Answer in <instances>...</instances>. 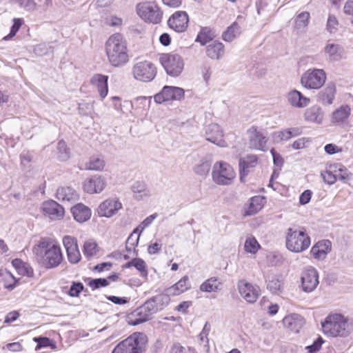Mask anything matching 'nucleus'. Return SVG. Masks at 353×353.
Masks as SVG:
<instances>
[{
    "instance_id": "28",
    "label": "nucleus",
    "mask_w": 353,
    "mask_h": 353,
    "mask_svg": "<svg viewBox=\"0 0 353 353\" xmlns=\"http://www.w3.org/2000/svg\"><path fill=\"white\" fill-rule=\"evenodd\" d=\"M108 77L101 74H94L90 79V83L97 88L100 97L105 98L108 92Z\"/></svg>"
},
{
    "instance_id": "49",
    "label": "nucleus",
    "mask_w": 353,
    "mask_h": 353,
    "mask_svg": "<svg viewBox=\"0 0 353 353\" xmlns=\"http://www.w3.org/2000/svg\"><path fill=\"white\" fill-rule=\"evenodd\" d=\"M335 166L337 167V168H336V175L337 176V179L342 181H345L350 179V173L345 166L341 164H335Z\"/></svg>"
},
{
    "instance_id": "22",
    "label": "nucleus",
    "mask_w": 353,
    "mask_h": 353,
    "mask_svg": "<svg viewBox=\"0 0 353 353\" xmlns=\"http://www.w3.org/2000/svg\"><path fill=\"white\" fill-rule=\"evenodd\" d=\"M56 198L63 203L74 202L79 199V194L70 186H61L57 190Z\"/></svg>"
},
{
    "instance_id": "15",
    "label": "nucleus",
    "mask_w": 353,
    "mask_h": 353,
    "mask_svg": "<svg viewBox=\"0 0 353 353\" xmlns=\"http://www.w3.org/2000/svg\"><path fill=\"white\" fill-rule=\"evenodd\" d=\"M106 186L105 179L101 175L94 174L86 179L83 184L84 191L89 194L101 192Z\"/></svg>"
},
{
    "instance_id": "2",
    "label": "nucleus",
    "mask_w": 353,
    "mask_h": 353,
    "mask_svg": "<svg viewBox=\"0 0 353 353\" xmlns=\"http://www.w3.org/2000/svg\"><path fill=\"white\" fill-rule=\"evenodd\" d=\"M105 52L109 63L113 67H121L129 61L127 42L119 33L108 38L105 43Z\"/></svg>"
},
{
    "instance_id": "20",
    "label": "nucleus",
    "mask_w": 353,
    "mask_h": 353,
    "mask_svg": "<svg viewBox=\"0 0 353 353\" xmlns=\"http://www.w3.org/2000/svg\"><path fill=\"white\" fill-rule=\"evenodd\" d=\"M42 208L44 213L51 219H61L64 216V208L54 201H45L43 203Z\"/></svg>"
},
{
    "instance_id": "53",
    "label": "nucleus",
    "mask_w": 353,
    "mask_h": 353,
    "mask_svg": "<svg viewBox=\"0 0 353 353\" xmlns=\"http://www.w3.org/2000/svg\"><path fill=\"white\" fill-rule=\"evenodd\" d=\"M108 285L109 282L108 279L103 278L94 279L88 282V285L93 290H96L101 287H106Z\"/></svg>"
},
{
    "instance_id": "64",
    "label": "nucleus",
    "mask_w": 353,
    "mask_h": 353,
    "mask_svg": "<svg viewBox=\"0 0 353 353\" xmlns=\"http://www.w3.org/2000/svg\"><path fill=\"white\" fill-rule=\"evenodd\" d=\"M338 25V21L334 16H329L327 23V30L330 33L336 31Z\"/></svg>"
},
{
    "instance_id": "31",
    "label": "nucleus",
    "mask_w": 353,
    "mask_h": 353,
    "mask_svg": "<svg viewBox=\"0 0 353 353\" xmlns=\"http://www.w3.org/2000/svg\"><path fill=\"white\" fill-rule=\"evenodd\" d=\"M257 157L256 155H248L239 160L240 179L243 181V178L248 174L249 169L256 166L257 163Z\"/></svg>"
},
{
    "instance_id": "4",
    "label": "nucleus",
    "mask_w": 353,
    "mask_h": 353,
    "mask_svg": "<svg viewBox=\"0 0 353 353\" xmlns=\"http://www.w3.org/2000/svg\"><path fill=\"white\" fill-rule=\"evenodd\" d=\"M311 243L310 237L304 228L296 230L288 228L285 236V245L288 250L301 252L307 250Z\"/></svg>"
},
{
    "instance_id": "35",
    "label": "nucleus",
    "mask_w": 353,
    "mask_h": 353,
    "mask_svg": "<svg viewBox=\"0 0 353 353\" xmlns=\"http://www.w3.org/2000/svg\"><path fill=\"white\" fill-rule=\"evenodd\" d=\"M350 112L351 109L349 105H341L332 113V122L335 124L343 123L349 117Z\"/></svg>"
},
{
    "instance_id": "5",
    "label": "nucleus",
    "mask_w": 353,
    "mask_h": 353,
    "mask_svg": "<svg viewBox=\"0 0 353 353\" xmlns=\"http://www.w3.org/2000/svg\"><path fill=\"white\" fill-rule=\"evenodd\" d=\"M147 339L142 333H134L117 344L112 353H143Z\"/></svg>"
},
{
    "instance_id": "57",
    "label": "nucleus",
    "mask_w": 353,
    "mask_h": 353,
    "mask_svg": "<svg viewBox=\"0 0 353 353\" xmlns=\"http://www.w3.org/2000/svg\"><path fill=\"white\" fill-rule=\"evenodd\" d=\"M16 280L15 278L10 273H7L4 276V283L5 288L12 290L15 288Z\"/></svg>"
},
{
    "instance_id": "50",
    "label": "nucleus",
    "mask_w": 353,
    "mask_h": 353,
    "mask_svg": "<svg viewBox=\"0 0 353 353\" xmlns=\"http://www.w3.org/2000/svg\"><path fill=\"white\" fill-rule=\"evenodd\" d=\"M139 234L137 236H135L137 233H134V231L130 235V236L128 238L126 241V250L128 252H130L132 249H134L136 246H137L139 243V237L141 233L140 232H138Z\"/></svg>"
},
{
    "instance_id": "36",
    "label": "nucleus",
    "mask_w": 353,
    "mask_h": 353,
    "mask_svg": "<svg viewBox=\"0 0 353 353\" xmlns=\"http://www.w3.org/2000/svg\"><path fill=\"white\" fill-rule=\"evenodd\" d=\"M265 198L261 196H256L251 198L248 208L245 211V215L251 216L256 214L264 205Z\"/></svg>"
},
{
    "instance_id": "40",
    "label": "nucleus",
    "mask_w": 353,
    "mask_h": 353,
    "mask_svg": "<svg viewBox=\"0 0 353 353\" xmlns=\"http://www.w3.org/2000/svg\"><path fill=\"white\" fill-rule=\"evenodd\" d=\"M241 34V28L236 22H234L222 34V39L227 42L232 41Z\"/></svg>"
},
{
    "instance_id": "33",
    "label": "nucleus",
    "mask_w": 353,
    "mask_h": 353,
    "mask_svg": "<svg viewBox=\"0 0 353 353\" xmlns=\"http://www.w3.org/2000/svg\"><path fill=\"white\" fill-rule=\"evenodd\" d=\"M324 52L330 61H338L342 57L344 49L339 44L327 43Z\"/></svg>"
},
{
    "instance_id": "6",
    "label": "nucleus",
    "mask_w": 353,
    "mask_h": 353,
    "mask_svg": "<svg viewBox=\"0 0 353 353\" xmlns=\"http://www.w3.org/2000/svg\"><path fill=\"white\" fill-rule=\"evenodd\" d=\"M138 15L145 21L157 24L161 22L163 11L155 2L145 1L137 6Z\"/></svg>"
},
{
    "instance_id": "43",
    "label": "nucleus",
    "mask_w": 353,
    "mask_h": 353,
    "mask_svg": "<svg viewBox=\"0 0 353 353\" xmlns=\"http://www.w3.org/2000/svg\"><path fill=\"white\" fill-rule=\"evenodd\" d=\"M214 37V32L210 28H202L199 32L196 41L199 42L202 46L205 45Z\"/></svg>"
},
{
    "instance_id": "3",
    "label": "nucleus",
    "mask_w": 353,
    "mask_h": 353,
    "mask_svg": "<svg viewBox=\"0 0 353 353\" xmlns=\"http://www.w3.org/2000/svg\"><path fill=\"white\" fill-rule=\"evenodd\" d=\"M325 334L332 337H347L353 330L352 323L341 314H329L321 323Z\"/></svg>"
},
{
    "instance_id": "38",
    "label": "nucleus",
    "mask_w": 353,
    "mask_h": 353,
    "mask_svg": "<svg viewBox=\"0 0 353 353\" xmlns=\"http://www.w3.org/2000/svg\"><path fill=\"white\" fill-rule=\"evenodd\" d=\"M99 252V248L93 239H88L84 242L83 246V255L88 260H90L98 254Z\"/></svg>"
},
{
    "instance_id": "58",
    "label": "nucleus",
    "mask_w": 353,
    "mask_h": 353,
    "mask_svg": "<svg viewBox=\"0 0 353 353\" xmlns=\"http://www.w3.org/2000/svg\"><path fill=\"white\" fill-rule=\"evenodd\" d=\"M83 285L80 282H74L70 286L69 295L72 297L78 296L80 292L83 290Z\"/></svg>"
},
{
    "instance_id": "63",
    "label": "nucleus",
    "mask_w": 353,
    "mask_h": 353,
    "mask_svg": "<svg viewBox=\"0 0 353 353\" xmlns=\"http://www.w3.org/2000/svg\"><path fill=\"white\" fill-rule=\"evenodd\" d=\"M310 141L308 138L302 137L294 141L292 144V147L294 150H299L304 148L305 144Z\"/></svg>"
},
{
    "instance_id": "14",
    "label": "nucleus",
    "mask_w": 353,
    "mask_h": 353,
    "mask_svg": "<svg viewBox=\"0 0 353 353\" xmlns=\"http://www.w3.org/2000/svg\"><path fill=\"white\" fill-rule=\"evenodd\" d=\"M205 137L207 141L219 147H225L227 145L223 139V132L220 125L216 123H210L206 126Z\"/></svg>"
},
{
    "instance_id": "10",
    "label": "nucleus",
    "mask_w": 353,
    "mask_h": 353,
    "mask_svg": "<svg viewBox=\"0 0 353 353\" xmlns=\"http://www.w3.org/2000/svg\"><path fill=\"white\" fill-rule=\"evenodd\" d=\"M160 62L168 74L172 77L179 76L183 69V61L177 54L167 53L160 57Z\"/></svg>"
},
{
    "instance_id": "39",
    "label": "nucleus",
    "mask_w": 353,
    "mask_h": 353,
    "mask_svg": "<svg viewBox=\"0 0 353 353\" xmlns=\"http://www.w3.org/2000/svg\"><path fill=\"white\" fill-rule=\"evenodd\" d=\"M12 264L19 274L29 277L33 276L34 270L32 267L29 264L23 262L21 259H15L12 261Z\"/></svg>"
},
{
    "instance_id": "12",
    "label": "nucleus",
    "mask_w": 353,
    "mask_h": 353,
    "mask_svg": "<svg viewBox=\"0 0 353 353\" xmlns=\"http://www.w3.org/2000/svg\"><path fill=\"white\" fill-rule=\"evenodd\" d=\"M184 97L183 89L174 86H164L162 90L154 96L156 103H161L163 102L181 100Z\"/></svg>"
},
{
    "instance_id": "13",
    "label": "nucleus",
    "mask_w": 353,
    "mask_h": 353,
    "mask_svg": "<svg viewBox=\"0 0 353 353\" xmlns=\"http://www.w3.org/2000/svg\"><path fill=\"white\" fill-rule=\"evenodd\" d=\"M238 289L241 296L249 303H255L261 292L258 285H253L245 280L238 282Z\"/></svg>"
},
{
    "instance_id": "17",
    "label": "nucleus",
    "mask_w": 353,
    "mask_h": 353,
    "mask_svg": "<svg viewBox=\"0 0 353 353\" xmlns=\"http://www.w3.org/2000/svg\"><path fill=\"white\" fill-rule=\"evenodd\" d=\"M188 21V16L185 12L177 11L170 17L168 23L176 32H182L186 30Z\"/></svg>"
},
{
    "instance_id": "55",
    "label": "nucleus",
    "mask_w": 353,
    "mask_h": 353,
    "mask_svg": "<svg viewBox=\"0 0 353 353\" xmlns=\"http://www.w3.org/2000/svg\"><path fill=\"white\" fill-rule=\"evenodd\" d=\"M63 244L66 252L78 245L77 239L70 236H65L63 238Z\"/></svg>"
},
{
    "instance_id": "9",
    "label": "nucleus",
    "mask_w": 353,
    "mask_h": 353,
    "mask_svg": "<svg viewBox=\"0 0 353 353\" xmlns=\"http://www.w3.org/2000/svg\"><path fill=\"white\" fill-rule=\"evenodd\" d=\"M212 175L216 183L225 185L230 184L236 174L228 163L220 161L214 165Z\"/></svg>"
},
{
    "instance_id": "19",
    "label": "nucleus",
    "mask_w": 353,
    "mask_h": 353,
    "mask_svg": "<svg viewBox=\"0 0 353 353\" xmlns=\"http://www.w3.org/2000/svg\"><path fill=\"white\" fill-rule=\"evenodd\" d=\"M122 208V204L114 199H108L100 204L98 213L101 216L110 217Z\"/></svg>"
},
{
    "instance_id": "26",
    "label": "nucleus",
    "mask_w": 353,
    "mask_h": 353,
    "mask_svg": "<svg viewBox=\"0 0 353 353\" xmlns=\"http://www.w3.org/2000/svg\"><path fill=\"white\" fill-rule=\"evenodd\" d=\"M332 243L329 240H322L317 242L311 249V254L315 259H324L327 253L331 251Z\"/></svg>"
},
{
    "instance_id": "61",
    "label": "nucleus",
    "mask_w": 353,
    "mask_h": 353,
    "mask_svg": "<svg viewBox=\"0 0 353 353\" xmlns=\"http://www.w3.org/2000/svg\"><path fill=\"white\" fill-rule=\"evenodd\" d=\"M19 6L28 11H33L37 8L34 0H17Z\"/></svg>"
},
{
    "instance_id": "32",
    "label": "nucleus",
    "mask_w": 353,
    "mask_h": 353,
    "mask_svg": "<svg viewBox=\"0 0 353 353\" xmlns=\"http://www.w3.org/2000/svg\"><path fill=\"white\" fill-rule=\"evenodd\" d=\"M131 189L136 199L142 200L151 196L150 190L143 181H135Z\"/></svg>"
},
{
    "instance_id": "27",
    "label": "nucleus",
    "mask_w": 353,
    "mask_h": 353,
    "mask_svg": "<svg viewBox=\"0 0 353 353\" xmlns=\"http://www.w3.org/2000/svg\"><path fill=\"white\" fill-rule=\"evenodd\" d=\"M323 111L319 105H313L305 110L304 118L307 122L321 124L323 120Z\"/></svg>"
},
{
    "instance_id": "34",
    "label": "nucleus",
    "mask_w": 353,
    "mask_h": 353,
    "mask_svg": "<svg viewBox=\"0 0 353 353\" xmlns=\"http://www.w3.org/2000/svg\"><path fill=\"white\" fill-rule=\"evenodd\" d=\"M206 54L212 59H219L224 54V46L221 42L214 41L206 47Z\"/></svg>"
},
{
    "instance_id": "54",
    "label": "nucleus",
    "mask_w": 353,
    "mask_h": 353,
    "mask_svg": "<svg viewBox=\"0 0 353 353\" xmlns=\"http://www.w3.org/2000/svg\"><path fill=\"white\" fill-rule=\"evenodd\" d=\"M57 149L59 150V158L61 161H66L69 159V152L67 150L66 144L64 141H60L57 145Z\"/></svg>"
},
{
    "instance_id": "30",
    "label": "nucleus",
    "mask_w": 353,
    "mask_h": 353,
    "mask_svg": "<svg viewBox=\"0 0 353 353\" xmlns=\"http://www.w3.org/2000/svg\"><path fill=\"white\" fill-rule=\"evenodd\" d=\"M190 288L191 284L189 281V277L184 276L177 283L167 288L165 292L170 296H177L185 292Z\"/></svg>"
},
{
    "instance_id": "48",
    "label": "nucleus",
    "mask_w": 353,
    "mask_h": 353,
    "mask_svg": "<svg viewBox=\"0 0 353 353\" xmlns=\"http://www.w3.org/2000/svg\"><path fill=\"white\" fill-rule=\"evenodd\" d=\"M66 252L70 263L75 264L80 261L81 256L78 245L72 248V250H68Z\"/></svg>"
},
{
    "instance_id": "18",
    "label": "nucleus",
    "mask_w": 353,
    "mask_h": 353,
    "mask_svg": "<svg viewBox=\"0 0 353 353\" xmlns=\"http://www.w3.org/2000/svg\"><path fill=\"white\" fill-rule=\"evenodd\" d=\"M248 134L250 148L262 151L266 150L267 138L262 132L252 127L248 130Z\"/></svg>"
},
{
    "instance_id": "24",
    "label": "nucleus",
    "mask_w": 353,
    "mask_h": 353,
    "mask_svg": "<svg viewBox=\"0 0 353 353\" xmlns=\"http://www.w3.org/2000/svg\"><path fill=\"white\" fill-rule=\"evenodd\" d=\"M284 326L290 331L297 333L305 323V320L299 314H291L283 319Z\"/></svg>"
},
{
    "instance_id": "51",
    "label": "nucleus",
    "mask_w": 353,
    "mask_h": 353,
    "mask_svg": "<svg viewBox=\"0 0 353 353\" xmlns=\"http://www.w3.org/2000/svg\"><path fill=\"white\" fill-rule=\"evenodd\" d=\"M157 214L154 213L145 218L141 223V224L136 229L134 230V233H138L139 231L140 232V233H141L145 230V228L148 227L152 223V221L157 218Z\"/></svg>"
},
{
    "instance_id": "16",
    "label": "nucleus",
    "mask_w": 353,
    "mask_h": 353,
    "mask_svg": "<svg viewBox=\"0 0 353 353\" xmlns=\"http://www.w3.org/2000/svg\"><path fill=\"white\" fill-rule=\"evenodd\" d=\"M151 309L145 302L143 305L138 307L128 316V323L132 325H137L150 319L152 315Z\"/></svg>"
},
{
    "instance_id": "37",
    "label": "nucleus",
    "mask_w": 353,
    "mask_h": 353,
    "mask_svg": "<svg viewBox=\"0 0 353 353\" xmlns=\"http://www.w3.org/2000/svg\"><path fill=\"white\" fill-rule=\"evenodd\" d=\"M303 132V128L294 127L284 129L276 132V138L280 141H288L292 137H297Z\"/></svg>"
},
{
    "instance_id": "59",
    "label": "nucleus",
    "mask_w": 353,
    "mask_h": 353,
    "mask_svg": "<svg viewBox=\"0 0 353 353\" xmlns=\"http://www.w3.org/2000/svg\"><path fill=\"white\" fill-rule=\"evenodd\" d=\"M13 21L14 23L11 27L10 32L8 36L4 37L5 39L14 37L21 28L23 23V20L21 19H14Z\"/></svg>"
},
{
    "instance_id": "56",
    "label": "nucleus",
    "mask_w": 353,
    "mask_h": 353,
    "mask_svg": "<svg viewBox=\"0 0 353 353\" xmlns=\"http://www.w3.org/2000/svg\"><path fill=\"white\" fill-rule=\"evenodd\" d=\"M133 267H134L137 270H139L143 276H147L148 271L146 270V264L143 259L140 258H134V263Z\"/></svg>"
},
{
    "instance_id": "25",
    "label": "nucleus",
    "mask_w": 353,
    "mask_h": 353,
    "mask_svg": "<svg viewBox=\"0 0 353 353\" xmlns=\"http://www.w3.org/2000/svg\"><path fill=\"white\" fill-rule=\"evenodd\" d=\"M336 93L335 84L330 82L317 94V101L323 105H330L333 103Z\"/></svg>"
},
{
    "instance_id": "52",
    "label": "nucleus",
    "mask_w": 353,
    "mask_h": 353,
    "mask_svg": "<svg viewBox=\"0 0 353 353\" xmlns=\"http://www.w3.org/2000/svg\"><path fill=\"white\" fill-rule=\"evenodd\" d=\"M281 288V281L276 277L273 276L268 281V288L273 293L277 294Z\"/></svg>"
},
{
    "instance_id": "44",
    "label": "nucleus",
    "mask_w": 353,
    "mask_h": 353,
    "mask_svg": "<svg viewBox=\"0 0 353 353\" xmlns=\"http://www.w3.org/2000/svg\"><path fill=\"white\" fill-rule=\"evenodd\" d=\"M105 161L103 159L98 157H92L89 162L85 164V169L90 170L100 171L103 169Z\"/></svg>"
},
{
    "instance_id": "62",
    "label": "nucleus",
    "mask_w": 353,
    "mask_h": 353,
    "mask_svg": "<svg viewBox=\"0 0 353 353\" xmlns=\"http://www.w3.org/2000/svg\"><path fill=\"white\" fill-rule=\"evenodd\" d=\"M34 341L37 342L35 350H38L42 347H48L50 345L51 341L47 337H35Z\"/></svg>"
},
{
    "instance_id": "23",
    "label": "nucleus",
    "mask_w": 353,
    "mask_h": 353,
    "mask_svg": "<svg viewBox=\"0 0 353 353\" xmlns=\"http://www.w3.org/2000/svg\"><path fill=\"white\" fill-rule=\"evenodd\" d=\"M287 99L288 103L294 108H303L307 106L310 102V99L303 95V94L296 90H292L287 94Z\"/></svg>"
},
{
    "instance_id": "8",
    "label": "nucleus",
    "mask_w": 353,
    "mask_h": 353,
    "mask_svg": "<svg viewBox=\"0 0 353 353\" xmlns=\"http://www.w3.org/2000/svg\"><path fill=\"white\" fill-rule=\"evenodd\" d=\"M326 80V74L322 69H309L301 77V84L307 89H319Z\"/></svg>"
},
{
    "instance_id": "21",
    "label": "nucleus",
    "mask_w": 353,
    "mask_h": 353,
    "mask_svg": "<svg viewBox=\"0 0 353 353\" xmlns=\"http://www.w3.org/2000/svg\"><path fill=\"white\" fill-rule=\"evenodd\" d=\"M170 295L165 292V294H157L148 300L146 303L151 309L152 313L155 314L166 307L170 301Z\"/></svg>"
},
{
    "instance_id": "45",
    "label": "nucleus",
    "mask_w": 353,
    "mask_h": 353,
    "mask_svg": "<svg viewBox=\"0 0 353 353\" xmlns=\"http://www.w3.org/2000/svg\"><path fill=\"white\" fill-rule=\"evenodd\" d=\"M211 168V162L207 159H201L194 167V172L200 176H206Z\"/></svg>"
},
{
    "instance_id": "47",
    "label": "nucleus",
    "mask_w": 353,
    "mask_h": 353,
    "mask_svg": "<svg viewBox=\"0 0 353 353\" xmlns=\"http://www.w3.org/2000/svg\"><path fill=\"white\" fill-rule=\"evenodd\" d=\"M310 13L303 12L297 15L295 19V28L297 29L305 28L309 23Z\"/></svg>"
},
{
    "instance_id": "60",
    "label": "nucleus",
    "mask_w": 353,
    "mask_h": 353,
    "mask_svg": "<svg viewBox=\"0 0 353 353\" xmlns=\"http://www.w3.org/2000/svg\"><path fill=\"white\" fill-rule=\"evenodd\" d=\"M323 342V339L319 336L312 345H307L305 348L310 353H316L320 350Z\"/></svg>"
},
{
    "instance_id": "42",
    "label": "nucleus",
    "mask_w": 353,
    "mask_h": 353,
    "mask_svg": "<svg viewBox=\"0 0 353 353\" xmlns=\"http://www.w3.org/2000/svg\"><path fill=\"white\" fill-rule=\"evenodd\" d=\"M336 168H337V167L335 166V164L330 165L325 172H321V176L325 183L332 185L336 181L337 176L336 175Z\"/></svg>"
},
{
    "instance_id": "41",
    "label": "nucleus",
    "mask_w": 353,
    "mask_h": 353,
    "mask_svg": "<svg viewBox=\"0 0 353 353\" xmlns=\"http://www.w3.org/2000/svg\"><path fill=\"white\" fill-rule=\"evenodd\" d=\"M221 285V282L216 277H211L200 285V290L205 292H216Z\"/></svg>"
},
{
    "instance_id": "11",
    "label": "nucleus",
    "mask_w": 353,
    "mask_h": 353,
    "mask_svg": "<svg viewBox=\"0 0 353 353\" xmlns=\"http://www.w3.org/2000/svg\"><path fill=\"white\" fill-rule=\"evenodd\" d=\"M301 288L305 292H312L319 284V274L315 268L306 267L301 274Z\"/></svg>"
},
{
    "instance_id": "29",
    "label": "nucleus",
    "mask_w": 353,
    "mask_h": 353,
    "mask_svg": "<svg viewBox=\"0 0 353 353\" xmlns=\"http://www.w3.org/2000/svg\"><path fill=\"white\" fill-rule=\"evenodd\" d=\"M71 212L74 219L79 223L89 220L92 214L91 210L83 203H78L73 206L71 208Z\"/></svg>"
},
{
    "instance_id": "1",
    "label": "nucleus",
    "mask_w": 353,
    "mask_h": 353,
    "mask_svg": "<svg viewBox=\"0 0 353 353\" xmlns=\"http://www.w3.org/2000/svg\"><path fill=\"white\" fill-rule=\"evenodd\" d=\"M32 250L38 261L48 269L59 266L63 259L60 246L47 239H41Z\"/></svg>"
},
{
    "instance_id": "7",
    "label": "nucleus",
    "mask_w": 353,
    "mask_h": 353,
    "mask_svg": "<svg viewBox=\"0 0 353 353\" xmlns=\"http://www.w3.org/2000/svg\"><path fill=\"white\" fill-rule=\"evenodd\" d=\"M132 74L137 81L148 83L154 79L157 74V68L151 61H139L133 65Z\"/></svg>"
},
{
    "instance_id": "46",
    "label": "nucleus",
    "mask_w": 353,
    "mask_h": 353,
    "mask_svg": "<svg viewBox=\"0 0 353 353\" xmlns=\"http://www.w3.org/2000/svg\"><path fill=\"white\" fill-rule=\"evenodd\" d=\"M261 248L254 237H248L244 244L245 251L248 253L256 254Z\"/></svg>"
}]
</instances>
